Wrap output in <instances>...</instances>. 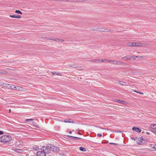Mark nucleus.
<instances>
[{"label":"nucleus","mask_w":156,"mask_h":156,"mask_svg":"<svg viewBox=\"0 0 156 156\" xmlns=\"http://www.w3.org/2000/svg\"><path fill=\"white\" fill-rule=\"evenodd\" d=\"M119 84L122 86H125L126 84V83L124 82L120 81L119 82Z\"/></svg>","instance_id":"nucleus-19"},{"label":"nucleus","mask_w":156,"mask_h":156,"mask_svg":"<svg viewBox=\"0 0 156 156\" xmlns=\"http://www.w3.org/2000/svg\"><path fill=\"white\" fill-rule=\"evenodd\" d=\"M41 151H38L37 153V156H45L46 154L42 150H41Z\"/></svg>","instance_id":"nucleus-6"},{"label":"nucleus","mask_w":156,"mask_h":156,"mask_svg":"<svg viewBox=\"0 0 156 156\" xmlns=\"http://www.w3.org/2000/svg\"><path fill=\"white\" fill-rule=\"evenodd\" d=\"M15 90H20L21 91V90H22L23 87H20V86H17L16 87H15Z\"/></svg>","instance_id":"nucleus-14"},{"label":"nucleus","mask_w":156,"mask_h":156,"mask_svg":"<svg viewBox=\"0 0 156 156\" xmlns=\"http://www.w3.org/2000/svg\"><path fill=\"white\" fill-rule=\"evenodd\" d=\"M3 133V132L2 131H0V135L2 134Z\"/></svg>","instance_id":"nucleus-41"},{"label":"nucleus","mask_w":156,"mask_h":156,"mask_svg":"<svg viewBox=\"0 0 156 156\" xmlns=\"http://www.w3.org/2000/svg\"><path fill=\"white\" fill-rule=\"evenodd\" d=\"M41 150H42L43 151L45 152V154L50 153L51 151L50 146H48L47 147L45 146H44L41 149Z\"/></svg>","instance_id":"nucleus-2"},{"label":"nucleus","mask_w":156,"mask_h":156,"mask_svg":"<svg viewBox=\"0 0 156 156\" xmlns=\"http://www.w3.org/2000/svg\"><path fill=\"white\" fill-rule=\"evenodd\" d=\"M64 0H54V1L63 2Z\"/></svg>","instance_id":"nucleus-36"},{"label":"nucleus","mask_w":156,"mask_h":156,"mask_svg":"<svg viewBox=\"0 0 156 156\" xmlns=\"http://www.w3.org/2000/svg\"><path fill=\"white\" fill-rule=\"evenodd\" d=\"M80 150L83 151H86V148L83 147H80Z\"/></svg>","instance_id":"nucleus-20"},{"label":"nucleus","mask_w":156,"mask_h":156,"mask_svg":"<svg viewBox=\"0 0 156 156\" xmlns=\"http://www.w3.org/2000/svg\"><path fill=\"white\" fill-rule=\"evenodd\" d=\"M119 133H121L122 132L121 131H119Z\"/></svg>","instance_id":"nucleus-52"},{"label":"nucleus","mask_w":156,"mask_h":156,"mask_svg":"<svg viewBox=\"0 0 156 156\" xmlns=\"http://www.w3.org/2000/svg\"><path fill=\"white\" fill-rule=\"evenodd\" d=\"M143 137H140V138H139L138 139V140H142L143 141Z\"/></svg>","instance_id":"nucleus-31"},{"label":"nucleus","mask_w":156,"mask_h":156,"mask_svg":"<svg viewBox=\"0 0 156 156\" xmlns=\"http://www.w3.org/2000/svg\"><path fill=\"white\" fill-rule=\"evenodd\" d=\"M154 134H156V132H154Z\"/></svg>","instance_id":"nucleus-49"},{"label":"nucleus","mask_w":156,"mask_h":156,"mask_svg":"<svg viewBox=\"0 0 156 156\" xmlns=\"http://www.w3.org/2000/svg\"><path fill=\"white\" fill-rule=\"evenodd\" d=\"M51 73L52 75H54L56 73V72H52Z\"/></svg>","instance_id":"nucleus-40"},{"label":"nucleus","mask_w":156,"mask_h":156,"mask_svg":"<svg viewBox=\"0 0 156 156\" xmlns=\"http://www.w3.org/2000/svg\"><path fill=\"white\" fill-rule=\"evenodd\" d=\"M56 74L57 75L61 76L62 73L60 72H59V73H57Z\"/></svg>","instance_id":"nucleus-34"},{"label":"nucleus","mask_w":156,"mask_h":156,"mask_svg":"<svg viewBox=\"0 0 156 156\" xmlns=\"http://www.w3.org/2000/svg\"><path fill=\"white\" fill-rule=\"evenodd\" d=\"M33 124V125L35 126L36 127V128H38L39 127V126H38L37 125H35L34 124L35 123L34 122H32Z\"/></svg>","instance_id":"nucleus-27"},{"label":"nucleus","mask_w":156,"mask_h":156,"mask_svg":"<svg viewBox=\"0 0 156 156\" xmlns=\"http://www.w3.org/2000/svg\"><path fill=\"white\" fill-rule=\"evenodd\" d=\"M21 91H24V92H26L27 91V90L26 89L23 88V87L22 90H21Z\"/></svg>","instance_id":"nucleus-33"},{"label":"nucleus","mask_w":156,"mask_h":156,"mask_svg":"<svg viewBox=\"0 0 156 156\" xmlns=\"http://www.w3.org/2000/svg\"><path fill=\"white\" fill-rule=\"evenodd\" d=\"M71 120V119H69V121H70V120Z\"/></svg>","instance_id":"nucleus-54"},{"label":"nucleus","mask_w":156,"mask_h":156,"mask_svg":"<svg viewBox=\"0 0 156 156\" xmlns=\"http://www.w3.org/2000/svg\"><path fill=\"white\" fill-rule=\"evenodd\" d=\"M6 73V72H1V71H0V73H5V74Z\"/></svg>","instance_id":"nucleus-44"},{"label":"nucleus","mask_w":156,"mask_h":156,"mask_svg":"<svg viewBox=\"0 0 156 156\" xmlns=\"http://www.w3.org/2000/svg\"><path fill=\"white\" fill-rule=\"evenodd\" d=\"M90 62H98L99 61L100 62V59H93L92 60H90Z\"/></svg>","instance_id":"nucleus-16"},{"label":"nucleus","mask_w":156,"mask_h":156,"mask_svg":"<svg viewBox=\"0 0 156 156\" xmlns=\"http://www.w3.org/2000/svg\"><path fill=\"white\" fill-rule=\"evenodd\" d=\"M69 133L70 134H71V133H72V131H70L69 132Z\"/></svg>","instance_id":"nucleus-47"},{"label":"nucleus","mask_w":156,"mask_h":156,"mask_svg":"<svg viewBox=\"0 0 156 156\" xmlns=\"http://www.w3.org/2000/svg\"><path fill=\"white\" fill-rule=\"evenodd\" d=\"M122 59H123L124 60H130V59H129V58H128L127 56H125L124 57H123L122 58Z\"/></svg>","instance_id":"nucleus-21"},{"label":"nucleus","mask_w":156,"mask_h":156,"mask_svg":"<svg viewBox=\"0 0 156 156\" xmlns=\"http://www.w3.org/2000/svg\"><path fill=\"white\" fill-rule=\"evenodd\" d=\"M47 1H54V0H47Z\"/></svg>","instance_id":"nucleus-48"},{"label":"nucleus","mask_w":156,"mask_h":156,"mask_svg":"<svg viewBox=\"0 0 156 156\" xmlns=\"http://www.w3.org/2000/svg\"><path fill=\"white\" fill-rule=\"evenodd\" d=\"M21 16H20V15H17L16 16V18H21Z\"/></svg>","instance_id":"nucleus-35"},{"label":"nucleus","mask_w":156,"mask_h":156,"mask_svg":"<svg viewBox=\"0 0 156 156\" xmlns=\"http://www.w3.org/2000/svg\"><path fill=\"white\" fill-rule=\"evenodd\" d=\"M101 129H104L103 128H100Z\"/></svg>","instance_id":"nucleus-53"},{"label":"nucleus","mask_w":156,"mask_h":156,"mask_svg":"<svg viewBox=\"0 0 156 156\" xmlns=\"http://www.w3.org/2000/svg\"><path fill=\"white\" fill-rule=\"evenodd\" d=\"M1 83L0 82V85L1 86Z\"/></svg>","instance_id":"nucleus-55"},{"label":"nucleus","mask_w":156,"mask_h":156,"mask_svg":"<svg viewBox=\"0 0 156 156\" xmlns=\"http://www.w3.org/2000/svg\"><path fill=\"white\" fill-rule=\"evenodd\" d=\"M9 112H11V109H10L9 110Z\"/></svg>","instance_id":"nucleus-50"},{"label":"nucleus","mask_w":156,"mask_h":156,"mask_svg":"<svg viewBox=\"0 0 156 156\" xmlns=\"http://www.w3.org/2000/svg\"><path fill=\"white\" fill-rule=\"evenodd\" d=\"M69 66L71 67V65H70Z\"/></svg>","instance_id":"nucleus-57"},{"label":"nucleus","mask_w":156,"mask_h":156,"mask_svg":"<svg viewBox=\"0 0 156 156\" xmlns=\"http://www.w3.org/2000/svg\"><path fill=\"white\" fill-rule=\"evenodd\" d=\"M98 136L101 137L102 136V134H98L97 135Z\"/></svg>","instance_id":"nucleus-37"},{"label":"nucleus","mask_w":156,"mask_h":156,"mask_svg":"<svg viewBox=\"0 0 156 156\" xmlns=\"http://www.w3.org/2000/svg\"><path fill=\"white\" fill-rule=\"evenodd\" d=\"M50 148L51 150H52L54 152H58L59 151V147H57L54 145H50Z\"/></svg>","instance_id":"nucleus-3"},{"label":"nucleus","mask_w":156,"mask_h":156,"mask_svg":"<svg viewBox=\"0 0 156 156\" xmlns=\"http://www.w3.org/2000/svg\"><path fill=\"white\" fill-rule=\"evenodd\" d=\"M150 127L152 129H156V125L152 124L150 126Z\"/></svg>","instance_id":"nucleus-15"},{"label":"nucleus","mask_w":156,"mask_h":156,"mask_svg":"<svg viewBox=\"0 0 156 156\" xmlns=\"http://www.w3.org/2000/svg\"><path fill=\"white\" fill-rule=\"evenodd\" d=\"M73 1H74L75 2H79V1L78 0H73Z\"/></svg>","instance_id":"nucleus-42"},{"label":"nucleus","mask_w":156,"mask_h":156,"mask_svg":"<svg viewBox=\"0 0 156 156\" xmlns=\"http://www.w3.org/2000/svg\"><path fill=\"white\" fill-rule=\"evenodd\" d=\"M132 56H129L128 57V58H129V59H130L131 58V57Z\"/></svg>","instance_id":"nucleus-43"},{"label":"nucleus","mask_w":156,"mask_h":156,"mask_svg":"<svg viewBox=\"0 0 156 156\" xmlns=\"http://www.w3.org/2000/svg\"><path fill=\"white\" fill-rule=\"evenodd\" d=\"M115 101H116L118 103H122V104H124V101H123L121 100H118V99L115 100Z\"/></svg>","instance_id":"nucleus-18"},{"label":"nucleus","mask_w":156,"mask_h":156,"mask_svg":"<svg viewBox=\"0 0 156 156\" xmlns=\"http://www.w3.org/2000/svg\"><path fill=\"white\" fill-rule=\"evenodd\" d=\"M144 143L143 142V141L141 140H137V144L139 145H141L142 144H143Z\"/></svg>","instance_id":"nucleus-17"},{"label":"nucleus","mask_w":156,"mask_h":156,"mask_svg":"<svg viewBox=\"0 0 156 156\" xmlns=\"http://www.w3.org/2000/svg\"><path fill=\"white\" fill-rule=\"evenodd\" d=\"M7 88L11 89H15L16 88L15 85L9 84H8V86H7Z\"/></svg>","instance_id":"nucleus-9"},{"label":"nucleus","mask_w":156,"mask_h":156,"mask_svg":"<svg viewBox=\"0 0 156 156\" xmlns=\"http://www.w3.org/2000/svg\"><path fill=\"white\" fill-rule=\"evenodd\" d=\"M132 130L138 133H140L141 131V129L136 127H133L132 128Z\"/></svg>","instance_id":"nucleus-10"},{"label":"nucleus","mask_w":156,"mask_h":156,"mask_svg":"<svg viewBox=\"0 0 156 156\" xmlns=\"http://www.w3.org/2000/svg\"><path fill=\"white\" fill-rule=\"evenodd\" d=\"M11 139L12 137L10 136L4 135L0 138V141L3 143H6L9 141Z\"/></svg>","instance_id":"nucleus-1"},{"label":"nucleus","mask_w":156,"mask_h":156,"mask_svg":"<svg viewBox=\"0 0 156 156\" xmlns=\"http://www.w3.org/2000/svg\"><path fill=\"white\" fill-rule=\"evenodd\" d=\"M127 45L129 47H139L138 43L130 42L127 44Z\"/></svg>","instance_id":"nucleus-5"},{"label":"nucleus","mask_w":156,"mask_h":156,"mask_svg":"<svg viewBox=\"0 0 156 156\" xmlns=\"http://www.w3.org/2000/svg\"><path fill=\"white\" fill-rule=\"evenodd\" d=\"M9 16L11 17L12 18H16V16L15 15H10Z\"/></svg>","instance_id":"nucleus-29"},{"label":"nucleus","mask_w":156,"mask_h":156,"mask_svg":"<svg viewBox=\"0 0 156 156\" xmlns=\"http://www.w3.org/2000/svg\"><path fill=\"white\" fill-rule=\"evenodd\" d=\"M155 129H152L151 128V131L153 132L154 133V132H156V131H154Z\"/></svg>","instance_id":"nucleus-38"},{"label":"nucleus","mask_w":156,"mask_h":156,"mask_svg":"<svg viewBox=\"0 0 156 156\" xmlns=\"http://www.w3.org/2000/svg\"><path fill=\"white\" fill-rule=\"evenodd\" d=\"M100 59V61H101L102 62H111V61H112V60H108L107 59Z\"/></svg>","instance_id":"nucleus-13"},{"label":"nucleus","mask_w":156,"mask_h":156,"mask_svg":"<svg viewBox=\"0 0 156 156\" xmlns=\"http://www.w3.org/2000/svg\"><path fill=\"white\" fill-rule=\"evenodd\" d=\"M134 92H136V93H139V94H144L142 92H140L137 91H136V90H134Z\"/></svg>","instance_id":"nucleus-26"},{"label":"nucleus","mask_w":156,"mask_h":156,"mask_svg":"<svg viewBox=\"0 0 156 156\" xmlns=\"http://www.w3.org/2000/svg\"><path fill=\"white\" fill-rule=\"evenodd\" d=\"M15 12L17 13L21 14H22V12H21L20 10H16Z\"/></svg>","instance_id":"nucleus-23"},{"label":"nucleus","mask_w":156,"mask_h":156,"mask_svg":"<svg viewBox=\"0 0 156 156\" xmlns=\"http://www.w3.org/2000/svg\"><path fill=\"white\" fill-rule=\"evenodd\" d=\"M111 62H112V63L113 64H118V65H121L122 64L123 65H126V63L121 62L119 61H118L116 60H112V61H111Z\"/></svg>","instance_id":"nucleus-7"},{"label":"nucleus","mask_w":156,"mask_h":156,"mask_svg":"<svg viewBox=\"0 0 156 156\" xmlns=\"http://www.w3.org/2000/svg\"><path fill=\"white\" fill-rule=\"evenodd\" d=\"M139 47H145L147 45H148V44L146 43H141L140 42H139Z\"/></svg>","instance_id":"nucleus-11"},{"label":"nucleus","mask_w":156,"mask_h":156,"mask_svg":"<svg viewBox=\"0 0 156 156\" xmlns=\"http://www.w3.org/2000/svg\"><path fill=\"white\" fill-rule=\"evenodd\" d=\"M81 139L80 138L78 137L77 139L80 140Z\"/></svg>","instance_id":"nucleus-46"},{"label":"nucleus","mask_w":156,"mask_h":156,"mask_svg":"<svg viewBox=\"0 0 156 156\" xmlns=\"http://www.w3.org/2000/svg\"><path fill=\"white\" fill-rule=\"evenodd\" d=\"M64 122H66H66L73 123V122H74L73 121H68V120H64Z\"/></svg>","instance_id":"nucleus-25"},{"label":"nucleus","mask_w":156,"mask_h":156,"mask_svg":"<svg viewBox=\"0 0 156 156\" xmlns=\"http://www.w3.org/2000/svg\"><path fill=\"white\" fill-rule=\"evenodd\" d=\"M153 148H154V149H155L154 147H153Z\"/></svg>","instance_id":"nucleus-56"},{"label":"nucleus","mask_w":156,"mask_h":156,"mask_svg":"<svg viewBox=\"0 0 156 156\" xmlns=\"http://www.w3.org/2000/svg\"><path fill=\"white\" fill-rule=\"evenodd\" d=\"M145 57L144 56H132L131 57V58H133V60H136V59L135 58H143L144 57Z\"/></svg>","instance_id":"nucleus-12"},{"label":"nucleus","mask_w":156,"mask_h":156,"mask_svg":"<svg viewBox=\"0 0 156 156\" xmlns=\"http://www.w3.org/2000/svg\"><path fill=\"white\" fill-rule=\"evenodd\" d=\"M34 120L33 119H27L25 120V121L26 122H28L30 121H33Z\"/></svg>","instance_id":"nucleus-24"},{"label":"nucleus","mask_w":156,"mask_h":156,"mask_svg":"<svg viewBox=\"0 0 156 156\" xmlns=\"http://www.w3.org/2000/svg\"><path fill=\"white\" fill-rule=\"evenodd\" d=\"M68 136L69 137H70L72 138L73 139L75 138V139H77V138H78L77 137L73 136Z\"/></svg>","instance_id":"nucleus-30"},{"label":"nucleus","mask_w":156,"mask_h":156,"mask_svg":"<svg viewBox=\"0 0 156 156\" xmlns=\"http://www.w3.org/2000/svg\"><path fill=\"white\" fill-rule=\"evenodd\" d=\"M78 133L79 134H81L80 133V132H78Z\"/></svg>","instance_id":"nucleus-51"},{"label":"nucleus","mask_w":156,"mask_h":156,"mask_svg":"<svg viewBox=\"0 0 156 156\" xmlns=\"http://www.w3.org/2000/svg\"><path fill=\"white\" fill-rule=\"evenodd\" d=\"M109 144H111V145L112 144V145H118V144H117L114 143H109Z\"/></svg>","instance_id":"nucleus-28"},{"label":"nucleus","mask_w":156,"mask_h":156,"mask_svg":"<svg viewBox=\"0 0 156 156\" xmlns=\"http://www.w3.org/2000/svg\"><path fill=\"white\" fill-rule=\"evenodd\" d=\"M92 30H94V31H97L100 32H105L108 31H107V30H106L105 28H96L94 29H92Z\"/></svg>","instance_id":"nucleus-8"},{"label":"nucleus","mask_w":156,"mask_h":156,"mask_svg":"<svg viewBox=\"0 0 156 156\" xmlns=\"http://www.w3.org/2000/svg\"><path fill=\"white\" fill-rule=\"evenodd\" d=\"M71 67H72L73 68H76V67L74 65H71Z\"/></svg>","instance_id":"nucleus-39"},{"label":"nucleus","mask_w":156,"mask_h":156,"mask_svg":"<svg viewBox=\"0 0 156 156\" xmlns=\"http://www.w3.org/2000/svg\"><path fill=\"white\" fill-rule=\"evenodd\" d=\"M8 84L6 83H3L2 84H1V86H3L4 87H7V86H8Z\"/></svg>","instance_id":"nucleus-22"},{"label":"nucleus","mask_w":156,"mask_h":156,"mask_svg":"<svg viewBox=\"0 0 156 156\" xmlns=\"http://www.w3.org/2000/svg\"><path fill=\"white\" fill-rule=\"evenodd\" d=\"M43 38L44 39L51 40L55 41H57V42H62V41H64V40H63L62 39H58L57 38H55V39H54L51 38H49L48 37H43Z\"/></svg>","instance_id":"nucleus-4"},{"label":"nucleus","mask_w":156,"mask_h":156,"mask_svg":"<svg viewBox=\"0 0 156 156\" xmlns=\"http://www.w3.org/2000/svg\"><path fill=\"white\" fill-rule=\"evenodd\" d=\"M146 133L147 134H150V133H148V132H147Z\"/></svg>","instance_id":"nucleus-45"},{"label":"nucleus","mask_w":156,"mask_h":156,"mask_svg":"<svg viewBox=\"0 0 156 156\" xmlns=\"http://www.w3.org/2000/svg\"><path fill=\"white\" fill-rule=\"evenodd\" d=\"M38 148L37 146H35L33 147V149L35 150H37Z\"/></svg>","instance_id":"nucleus-32"}]
</instances>
